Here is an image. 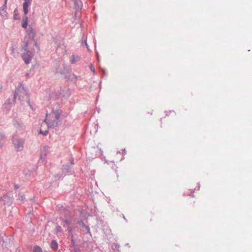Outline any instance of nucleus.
<instances>
[{
    "label": "nucleus",
    "mask_w": 252,
    "mask_h": 252,
    "mask_svg": "<svg viewBox=\"0 0 252 252\" xmlns=\"http://www.w3.org/2000/svg\"><path fill=\"white\" fill-rule=\"evenodd\" d=\"M60 118L59 111H49L46 114L44 122L49 127H55L57 126Z\"/></svg>",
    "instance_id": "f257e3e1"
},
{
    "label": "nucleus",
    "mask_w": 252,
    "mask_h": 252,
    "mask_svg": "<svg viewBox=\"0 0 252 252\" xmlns=\"http://www.w3.org/2000/svg\"><path fill=\"white\" fill-rule=\"evenodd\" d=\"M29 44V40L26 39L23 41L21 50L23 52L21 54V57L26 64H29L31 62L33 54L28 49Z\"/></svg>",
    "instance_id": "f03ea898"
},
{
    "label": "nucleus",
    "mask_w": 252,
    "mask_h": 252,
    "mask_svg": "<svg viewBox=\"0 0 252 252\" xmlns=\"http://www.w3.org/2000/svg\"><path fill=\"white\" fill-rule=\"evenodd\" d=\"M29 97L27 91L23 85L19 86L15 90L14 94V100L15 102L27 101L29 99Z\"/></svg>",
    "instance_id": "7ed1b4c3"
},
{
    "label": "nucleus",
    "mask_w": 252,
    "mask_h": 252,
    "mask_svg": "<svg viewBox=\"0 0 252 252\" xmlns=\"http://www.w3.org/2000/svg\"><path fill=\"white\" fill-rule=\"evenodd\" d=\"M27 35L25 36L24 40L26 38L29 40V43H31L33 39L35 36V32L33 29L30 27L26 31Z\"/></svg>",
    "instance_id": "20e7f679"
},
{
    "label": "nucleus",
    "mask_w": 252,
    "mask_h": 252,
    "mask_svg": "<svg viewBox=\"0 0 252 252\" xmlns=\"http://www.w3.org/2000/svg\"><path fill=\"white\" fill-rule=\"evenodd\" d=\"M24 141L22 139H15L13 140L15 149L17 151H21L24 148Z\"/></svg>",
    "instance_id": "39448f33"
},
{
    "label": "nucleus",
    "mask_w": 252,
    "mask_h": 252,
    "mask_svg": "<svg viewBox=\"0 0 252 252\" xmlns=\"http://www.w3.org/2000/svg\"><path fill=\"white\" fill-rule=\"evenodd\" d=\"M46 123H45L44 122H43L41 125V127L39 129V134H41L43 135H47V134L48 133V130L47 129H46V128H44V127L46 126Z\"/></svg>",
    "instance_id": "423d86ee"
},
{
    "label": "nucleus",
    "mask_w": 252,
    "mask_h": 252,
    "mask_svg": "<svg viewBox=\"0 0 252 252\" xmlns=\"http://www.w3.org/2000/svg\"><path fill=\"white\" fill-rule=\"evenodd\" d=\"M6 9V6L5 5H2V7L0 8V15L4 19L7 18V12Z\"/></svg>",
    "instance_id": "0eeeda50"
},
{
    "label": "nucleus",
    "mask_w": 252,
    "mask_h": 252,
    "mask_svg": "<svg viewBox=\"0 0 252 252\" xmlns=\"http://www.w3.org/2000/svg\"><path fill=\"white\" fill-rule=\"evenodd\" d=\"M48 147L45 146L43 148V150L41 151L40 159H43L45 158L48 153Z\"/></svg>",
    "instance_id": "6e6552de"
},
{
    "label": "nucleus",
    "mask_w": 252,
    "mask_h": 252,
    "mask_svg": "<svg viewBox=\"0 0 252 252\" xmlns=\"http://www.w3.org/2000/svg\"><path fill=\"white\" fill-rule=\"evenodd\" d=\"M31 3H28L24 2L23 3V11L25 15H27L28 13V7Z\"/></svg>",
    "instance_id": "1a4fd4ad"
},
{
    "label": "nucleus",
    "mask_w": 252,
    "mask_h": 252,
    "mask_svg": "<svg viewBox=\"0 0 252 252\" xmlns=\"http://www.w3.org/2000/svg\"><path fill=\"white\" fill-rule=\"evenodd\" d=\"M28 17L26 15H25V16H24V17L23 18V23H22V27L23 28L26 29V28H27V26H28Z\"/></svg>",
    "instance_id": "9d476101"
},
{
    "label": "nucleus",
    "mask_w": 252,
    "mask_h": 252,
    "mask_svg": "<svg viewBox=\"0 0 252 252\" xmlns=\"http://www.w3.org/2000/svg\"><path fill=\"white\" fill-rule=\"evenodd\" d=\"M51 247L54 250H56L58 248L57 243L55 241H52L51 244Z\"/></svg>",
    "instance_id": "9b49d317"
},
{
    "label": "nucleus",
    "mask_w": 252,
    "mask_h": 252,
    "mask_svg": "<svg viewBox=\"0 0 252 252\" xmlns=\"http://www.w3.org/2000/svg\"><path fill=\"white\" fill-rule=\"evenodd\" d=\"M33 251L34 252H42V249L38 246H35L33 247Z\"/></svg>",
    "instance_id": "f8f14e48"
},
{
    "label": "nucleus",
    "mask_w": 252,
    "mask_h": 252,
    "mask_svg": "<svg viewBox=\"0 0 252 252\" xmlns=\"http://www.w3.org/2000/svg\"><path fill=\"white\" fill-rule=\"evenodd\" d=\"M71 62L72 63H74L75 62V57L73 55L72 56Z\"/></svg>",
    "instance_id": "ddd939ff"
},
{
    "label": "nucleus",
    "mask_w": 252,
    "mask_h": 252,
    "mask_svg": "<svg viewBox=\"0 0 252 252\" xmlns=\"http://www.w3.org/2000/svg\"><path fill=\"white\" fill-rule=\"evenodd\" d=\"M25 2L31 3L32 0H24Z\"/></svg>",
    "instance_id": "4468645a"
},
{
    "label": "nucleus",
    "mask_w": 252,
    "mask_h": 252,
    "mask_svg": "<svg viewBox=\"0 0 252 252\" xmlns=\"http://www.w3.org/2000/svg\"><path fill=\"white\" fill-rule=\"evenodd\" d=\"M7 2V0H4V4L3 5L6 6Z\"/></svg>",
    "instance_id": "2eb2a0df"
},
{
    "label": "nucleus",
    "mask_w": 252,
    "mask_h": 252,
    "mask_svg": "<svg viewBox=\"0 0 252 252\" xmlns=\"http://www.w3.org/2000/svg\"><path fill=\"white\" fill-rule=\"evenodd\" d=\"M57 229L58 230L60 231V230L61 229V227L59 226L57 227Z\"/></svg>",
    "instance_id": "dca6fc26"
},
{
    "label": "nucleus",
    "mask_w": 252,
    "mask_h": 252,
    "mask_svg": "<svg viewBox=\"0 0 252 252\" xmlns=\"http://www.w3.org/2000/svg\"><path fill=\"white\" fill-rule=\"evenodd\" d=\"M25 198V196H21V200H24Z\"/></svg>",
    "instance_id": "f3484780"
},
{
    "label": "nucleus",
    "mask_w": 252,
    "mask_h": 252,
    "mask_svg": "<svg viewBox=\"0 0 252 252\" xmlns=\"http://www.w3.org/2000/svg\"><path fill=\"white\" fill-rule=\"evenodd\" d=\"M14 19H17V18L16 17V15H15L14 16Z\"/></svg>",
    "instance_id": "a211bd4d"
},
{
    "label": "nucleus",
    "mask_w": 252,
    "mask_h": 252,
    "mask_svg": "<svg viewBox=\"0 0 252 252\" xmlns=\"http://www.w3.org/2000/svg\"><path fill=\"white\" fill-rule=\"evenodd\" d=\"M2 146V145H0V148Z\"/></svg>",
    "instance_id": "6ab92c4d"
}]
</instances>
